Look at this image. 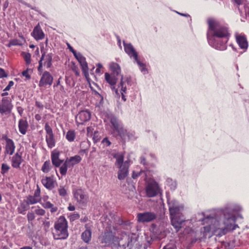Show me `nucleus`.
Masks as SVG:
<instances>
[{
    "label": "nucleus",
    "instance_id": "nucleus-21",
    "mask_svg": "<svg viewBox=\"0 0 249 249\" xmlns=\"http://www.w3.org/2000/svg\"><path fill=\"white\" fill-rule=\"evenodd\" d=\"M105 79L106 81L111 86V89L114 90L115 92L118 93V89H115V86L118 80V77H116L109 73L106 72L105 73Z\"/></svg>",
    "mask_w": 249,
    "mask_h": 249
},
{
    "label": "nucleus",
    "instance_id": "nucleus-46",
    "mask_svg": "<svg viewBox=\"0 0 249 249\" xmlns=\"http://www.w3.org/2000/svg\"><path fill=\"white\" fill-rule=\"evenodd\" d=\"M101 143L104 147H108L111 144V142L109 140L107 137H106L103 139Z\"/></svg>",
    "mask_w": 249,
    "mask_h": 249
},
{
    "label": "nucleus",
    "instance_id": "nucleus-56",
    "mask_svg": "<svg viewBox=\"0 0 249 249\" xmlns=\"http://www.w3.org/2000/svg\"><path fill=\"white\" fill-rule=\"evenodd\" d=\"M162 249H177V248L174 245H167Z\"/></svg>",
    "mask_w": 249,
    "mask_h": 249
},
{
    "label": "nucleus",
    "instance_id": "nucleus-17",
    "mask_svg": "<svg viewBox=\"0 0 249 249\" xmlns=\"http://www.w3.org/2000/svg\"><path fill=\"white\" fill-rule=\"evenodd\" d=\"M91 118V114L87 110L80 111L75 116V122L77 126L83 125L89 121Z\"/></svg>",
    "mask_w": 249,
    "mask_h": 249
},
{
    "label": "nucleus",
    "instance_id": "nucleus-32",
    "mask_svg": "<svg viewBox=\"0 0 249 249\" xmlns=\"http://www.w3.org/2000/svg\"><path fill=\"white\" fill-rule=\"evenodd\" d=\"M42 206L45 209H50V212L52 213H56L58 211L57 207L54 206L53 204H52L50 201L44 202L42 204Z\"/></svg>",
    "mask_w": 249,
    "mask_h": 249
},
{
    "label": "nucleus",
    "instance_id": "nucleus-44",
    "mask_svg": "<svg viewBox=\"0 0 249 249\" xmlns=\"http://www.w3.org/2000/svg\"><path fill=\"white\" fill-rule=\"evenodd\" d=\"M10 168V166L7 164L2 163L1 164L0 173L3 176H4L5 174L9 171Z\"/></svg>",
    "mask_w": 249,
    "mask_h": 249
},
{
    "label": "nucleus",
    "instance_id": "nucleus-28",
    "mask_svg": "<svg viewBox=\"0 0 249 249\" xmlns=\"http://www.w3.org/2000/svg\"><path fill=\"white\" fill-rule=\"evenodd\" d=\"M79 63H80L83 72L86 74L88 73V63L86 61V58L81 55V54L76 55V57H75Z\"/></svg>",
    "mask_w": 249,
    "mask_h": 249
},
{
    "label": "nucleus",
    "instance_id": "nucleus-7",
    "mask_svg": "<svg viewBox=\"0 0 249 249\" xmlns=\"http://www.w3.org/2000/svg\"><path fill=\"white\" fill-rule=\"evenodd\" d=\"M168 204L170 217L183 216L182 213L183 210V206L179 205L178 203L175 200L168 202Z\"/></svg>",
    "mask_w": 249,
    "mask_h": 249
},
{
    "label": "nucleus",
    "instance_id": "nucleus-3",
    "mask_svg": "<svg viewBox=\"0 0 249 249\" xmlns=\"http://www.w3.org/2000/svg\"><path fill=\"white\" fill-rule=\"evenodd\" d=\"M112 155L116 159L115 165L119 169L118 172V178L119 180H123L128 175L129 162L128 160L124 161V156L122 153H113Z\"/></svg>",
    "mask_w": 249,
    "mask_h": 249
},
{
    "label": "nucleus",
    "instance_id": "nucleus-19",
    "mask_svg": "<svg viewBox=\"0 0 249 249\" xmlns=\"http://www.w3.org/2000/svg\"><path fill=\"white\" fill-rule=\"evenodd\" d=\"M170 218L172 226L176 229L177 231H179V230L183 227V224L185 222L183 215L182 216L171 217Z\"/></svg>",
    "mask_w": 249,
    "mask_h": 249
},
{
    "label": "nucleus",
    "instance_id": "nucleus-34",
    "mask_svg": "<svg viewBox=\"0 0 249 249\" xmlns=\"http://www.w3.org/2000/svg\"><path fill=\"white\" fill-rule=\"evenodd\" d=\"M52 168V165L51 164V161L50 160H48L44 162L41 167V170L43 173H47L50 171Z\"/></svg>",
    "mask_w": 249,
    "mask_h": 249
},
{
    "label": "nucleus",
    "instance_id": "nucleus-12",
    "mask_svg": "<svg viewBox=\"0 0 249 249\" xmlns=\"http://www.w3.org/2000/svg\"><path fill=\"white\" fill-rule=\"evenodd\" d=\"M13 108L12 101L7 98H3L0 101V114L3 115H9L11 114Z\"/></svg>",
    "mask_w": 249,
    "mask_h": 249
},
{
    "label": "nucleus",
    "instance_id": "nucleus-23",
    "mask_svg": "<svg viewBox=\"0 0 249 249\" xmlns=\"http://www.w3.org/2000/svg\"><path fill=\"white\" fill-rule=\"evenodd\" d=\"M200 233L201 235V238L206 239L207 237L210 238L212 237L215 232H213V228L211 225H208L201 228Z\"/></svg>",
    "mask_w": 249,
    "mask_h": 249
},
{
    "label": "nucleus",
    "instance_id": "nucleus-8",
    "mask_svg": "<svg viewBox=\"0 0 249 249\" xmlns=\"http://www.w3.org/2000/svg\"><path fill=\"white\" fill-rule=\"evenodd\" d=\"M41 52L42 53V55L38 62L39 65L37 68L38 71L40 73V74L43 71V61H44V65L46 66L47 69H49L52 66V62L53 56L52 53H49L47 54H46L45 52H43L42 50H41Z\"/></svg>",
    "mask_w": 249,
    "mask_h": 249
},
{
    "label": "nucleus",
    "instance_id": "nucleus-20",
    "mask_svg": "<svg viewBox=\"0 0 249 249\" xmlns=\"http://www.w3.org/2000/svg\"><path fill=\"white\" fill-rule=\"evenodd\" d=\"M21 154L17 152L11 158V163L13 168L19 169L23 161Z\"/></svg>",
    "mask_w": 249,
    "mask_h": 249
},
{
    "label": "nucleus",
    "instance_id": "nucleus-10",
    "mask_svg": "<svg viewBox=\"0 0 249 249\" xmlns=\"http://www.w3.org/2000/svg\"><path fill=\"white\" fill-rule=\"evenodd\" d=\"M44 129L46 133L45 138L47 146L49 148L52 149L55 146L56 141L53 129L49 123L45 124Z\"/></svg>",
    "mask_w": 249,
    "mask_h": 249
},
{
    "label": "nucleus",
    "instance_id": "nucleus-36",
    "mask_svg": "<svg viewBox=\"0 0 249 249\" xmlns=\"http://www.w3.org/2000/svg\"><path fill=\"white\" fill-rule=\"evenodd\" d=\"M76 137V133L73 130H69L66 133V138L70 142L74 141Z\"/></svg>",
    "mask_w": 249,
    "mask_h": 249
},
{
    "label": "nucleus",
    "instance_id": "nucleus-61",
    "mask_svg": "<svg viewBox=\"0 0 249 249\" xmlns=\"http://www.w3.org/2000/svg\"><path fill=\"white\" fill-rule=\"evenodd\" d=\"M91 227H92V223L91 222L87 223V224H85V227L86 229V230H91Z\"/></svg>",
    "mask_w": 249,
    "mask_h": 249
},
{
    "label": "nucleus",
    "instance_id": "nucleus-35",
    "mask_svg": "<svg viewBox=\"0 0 249 249\" xmlns=\"http://www.w3.org/2000/svg\"><path fill=\"white\" fill-rule=\"evenodd\" d=\"M68 168H71V166L66 160L59 169L60 173L62 176H65L67 174Z\"/></svg>",
    "mask_w": 249,
    "mask_h": 249
},
{
    "label": "nucleus",
    "instance_id": "nucleus-40",
    "mask_svg": "<svg viewBox=\"0 0 249 249\" xmlns=\"http://www.w3.org/2000/svg\"><path fill=\"white\" fill-rule=\"evenodd\" d=\"M21 56L23 57L27 65L31 63V54L29 53L23 52L21 53Z\"/></svg>",
    "mask_w": 249,
    "mask_h": 249
},
{
    "label": "nucleus",
    "instance_id": "nucleus-55",
    "mask_svg": "<svg viewBox=\"0 0 249 249\" xmlns=\"http://www.w3.org/2000/svg\"><path fill=\"white\" fill-rule=\"evenodd\" d=\"M17 109L19 115L21 117L24 111V109L21 107H17Z\"/></svg>",
    "mask_w": 249,
    "mask_h": 249
},
{
    "label": "nucleus",
    "instance_id": "nucleus-11",
    "mask_svg": "<svg viewBox=\"0 0 249 249\" xmlns=\"http://www.w3.org/2000/svg\"><path fill=\"white\" fill-rule=\"evenodd\" d=\"M72 194L74 199L79 204L84 205L87 204L89 196L84 190L81 188L75 189L72 190Z\"/></svg>",
    "mask_w": 249,
    "mask_h": 249
},
{
    "label": "nucleus",
    "instance_id": "nucleus-5",
    "mask_svg": "<svg viewBox=\"0 0 249 249\" xmlns=\"http://www.w3.org/2000/svg\"><path fill=\"white\" fill-rule=\"evenodd\" d=\"M98 240L105 247L110 246L112 242L119 243V238L114 236L110 231L105 232L99 236Z\"/></svg>",
    "mask_w": 249,
    "mask_h": 249
},
{
    "label": "nucleus",
    "instance_id": "nucleus-47",
    "mask_svg": "<svg viewBox=\"0 0 249 249\" xmlns=\"http://www.w3.org/2000/svg\"><path fill=\"white\" fill-rule=\"evenodd\" d=\"M69 219L71 222L74 221L80 218L79 214L77 213H71L69 216Z\"/></svg>",
    "mask_w": 249,
    "mask_h": 249
},
{
    "label": "nucleus",
    "instance_id": "nucleus-27",
    "mask_svg": "<svg viewBox=\"0 0 249 249\" xmlns=\"http://www.w3.org/2000/svg\"><path fill=\"white\" fill-rule=\"evenodd\" d=\"M236 41L241 49H247L248 47V42L245 36L237 35L236 36Z\"/></svg>",
    "mask_w": 249,
    "mask_h": 249
},
{
    "label": "nucleus",
    "instance_id": "nucleus-14",
    "mask_svg": "<svg viewBox=\"0 0 249 249\" xmlns=\"http://www.w3.org/2000/svg\"><path fill=\"white\" fill-rule=\"evenodd\" d=\"M160 188L158 183L155 180L149 182L145 188V192L149 197H153L160 193Z\"/></svg>",
    "mask_w": 249,
    "mask_h": 249
},
{
    "label": "nucleus",
    "instance_id": "nucleus-59",
    "mask_svg": "<svg viewBox=\"0 0 249 249\" xmlns=\"http://www.w3.org/2000/svg\"><path fill=\"white\" fill-rule=\"evenodd\" d=\"M142 172L136 173L135 172H133L132 177L133 179H136L139 176H140Z\"/></svg>",
    "mask_w": 249,
    "mask_h": 249
},
{
    "label": "nucleus",
    "instance_id": "nucleus-58",
    "mask_svg": "<svg viewBox=\"0 0 249 249\" xmlns=\"http://www.w3.org/2000/svg\"><path fill=\"white\" fill-rule=\"evenodd\" d=\"M36 106L39 108L42 109L44 107L42 103L39 101H36L35 103Z\"/></svg>",
    "mask_w": 249,
    "mask_h": 249
},
{
    "label": "nucleus",
    "instance_id": "nucleus-48",
    "mask_svg": "<svg viewBox=\"0 0 249 249\" xmlns=\"http://www.w3.org/2000/svg\"><path fill=\"white\" fill-rule=\"evenodd\" d=\"M92 136L94 143H97L100 141V138L99 136V132L98 131H95Z\"/></svg>",
    "mask_w": 249,
    "mask_h": 249
},
{
    "label": "nucleus",
    "instance_id": "nucleus-15",
    "mask_svg": "<svg viewBox=\"0 0 249 249\" xmlns=\"http://www.w3.org/2000/svg\"><path fill=\"white\" fill-rule=\"evenodd\" d=\"M235 221L236 218L233 215L225 217L223 221L224 228L221 233L226 234L228 231L234 230L236 226L235 225Z\"/></svg>",
    "mask_w": 249,
    "mask_h": 249
},
{
    "label": "nucleus",
    "instance_id": "nucleus-22",
    "mask_svg": "<svg viewBox=\"0 0 249 249\" xmlns=\"http://www.w3.org/2000/svg\"><path fill=\"white\" fill-rule=\"evenodd\" d=\"M31 36L36 40H42L45 37V34L43 32L39 23L35 27Z\"/></svg>",
    "mask_w": 249,
    "mask_h": 249
},
{
    "label": "nucleus",
    "instance_id": "nucleus-54",
    "mask_svg": "<svg viewBox=\"0 0 249 249\" xmlns=\"http://www.w3.org/2000/svg\"><path fill=\"white\" fill-rule=\"evenodd\" d=\"M135 61L137 63L138 65L142 68V70L145 68L144 65L142 63L138 58V55H137V59H134Z\"/></svg>",
    "mask_w": 249,
    "mask_h": 249
},
{
    "label": "nucleus",
    "instance_id": "nucleus-42",
    "mask_svg": "<svg viewBox=\"0 0 249 249\" xmlns=\"http://www.w3.org/2000/svg\"><path fill=\"white\" fill-rule=\"evenodd\" d=\"M32 209L34 208V207H32ZM35 209L34 210V212H35V214L39 215V216H43L45 214V211L41 208L39 207H35Z\"/></svg>",
    "mask_w": 249,
    "mask_h": 249
},
{
    "label": "nucleus",
    "instance_id": "nucleus-43",
    "mask_svg": "<svg viewBox=\"0 0 249 249\" xmlns=\"http://www.w3.org/2000/svg\"><path fill=\"white\" fill-rule=\"evenodd\" d=\"M58 192L60 196L64 197L67 196V191L64 186H60Z\"/></svg>",
    "mask_w": 249,
    "mask_h": 249
},
{
    "label": "nucleus",
    "instance_id": "nucleus-25",
    "mask_svg": "<svg viewBox=\"0 0 249 249\" xmlns=\"http://www.w3.org/2000/svg\"><path fill=\"white\" fill-rule=\"evenodd\" d=\"M110 70L111 71L110 74L115 76L116 77H118V79L121 78V81H123V75L121 74V69L120 66L117 64L114 63L110 66Z\"/></svg>",
    "mask_w": 249,
    "mask_h": 249
},
{
    "label": "nucleus",
    "instance_id": "nucleus-37",
    "mask_svg": "<svg viewBox=\"0 0 249 249\" xmlns=\"http://www.w3.org/2000/svg\"><path fill=\"white\" fill-rule=\"evenodd\" d=\"M90 146V143L87 141H83L80 143V147L81 150L80 153H87L88 149Z\"/></svg>",
    "mask_w": 249,
    "mask_h": 249
},
{
    "label": "nucleus",
    "instance_id": "nucleus-49",
    "mask_svg": "<svg viewBox=\"0 0 249 249\" xmlns=\"http://www.w3.org/2000/svg\"><path fill=\"white\" fill-rule=\"evenodd\" d=\"M94 130V128L92 126H88L87 128V135L88 136H92L93 134V131Z\"/></svg>",
    "mask_w": 249,
    "mask_h": 249
},
{
    "label": "nucleus",
    "instance_id": "nucleus-30",
    "mask_svg": "<svg viewBox=\"0 0 249 249\" xmlns=\"http://www.w3.org/2000/svg\"><path fill=\"white\" fill-rule=\"evenodd\" d=\"M66 160L68 162L71 167H72L74 165L79 163L81 161L82 158L79 155H75L70 158H68Z\"/></svg>",
    "mask_w": 249,
    "mask_h": 249
},
{
    "label": "nucleus",
    "instance_id": "nucleus-41",
    "mask_svg": "<svg viewBox=\"0 0 249 249\" xmlns=\"http://www.w3.org/2000/svg\"><path fill=\"white\" fill-rule=\"evenodd\" d=\"M34 211H31L28 212L27 218L29 223L32 224V222L35 219L36 215Z\"/></svg>",
    "mask_w": 249,
    "mask_h": 249
},
{
    "label": "nucleus",
    "instance_id": "nucleus-53",
    "mask_svg": "<svg viewBox=\"0 0 249 249\" xmlns=\"http://www.w3.org/2000/svg\"><path fill=\"white\" fill-rule=\"evenodd\" d=\"M14 82L13 81H10L8 85L5 87V88L3 89L4 91H8L11 88L14 86Z\"/></svg>",
    "mask_w": 249,
    "mask_h": 249
},
{
    "label": "nucleus",
    "instance_id": "nucleus-62",
    "mask_svg": "<svg viewBox=\"0 0 249 249\" xmlns=\"http://www.w3.org/2000/svg\"><path fill=\"white\" fill-rule=\"evenodd\" d=\"M75 209V207L74 205H69V206L68 207V210L70 211H73Z\"/></svg>",
    "mask_w": 249,
    "mask_h": 249
},
{
    "label": "nucleus",
    "instance_id": "nucleus-16",
    "mask_svg": "<svg viewBox=\"0 0 249 249\" xmlns=\"http://www.w3.org/2000/svg\"><path fill=\"white\" fill-rule=\"evenodd\" d=\"M41 76L38 83V87L40 88L51 86L53 83V77L52 75L48 71H42L40 74Z\"/></svg>",
    "mask_w": 249,
    "mask_h": 249
},
{
    "label": "nucleus",
    "instance_id": "nucleus-51",
    "mask_svg": "<svg viewBox=\"0 0 249 249\" xmlns=\"http://www.w3.org/2000/svg\"><path fill=\"white\" fill-rule=\"evenodd\" d=\"M71 69H72V71L75 73V74L77 76H79L80 73H79V69H78V68L77 66L73 65L71 68Z\"/></svg>",
    "mask_w": 249,
    "mask_h": 249
},
{
    "label": "nucleus",
    "instance_id": "nucleus-2",
    "mask_svg": "<svg viewBox=\"0 0 249 249\" xmlns=\"http://www.w3.org/2000/svg\"><path fill=\"white\" fill-rule=\"evenodd\" d=\"M68 222L64 216H60L54 225V232L53 233L55 240L66 239L69 236Z\"/></svg>",
    "mask_w": 249,
    "mask_h": 249
},
{
    "label": "nucleus",
    "instance_id": "nucleus-18",
    "mask_svg": "<svg viewBox=\"0 0 249 249\" xmlns=\"http://www.w3.org/2000/svg\"><path fill=\"white\" fill-rule=\"evenodd\" d=\"M41 181L43 185L49 190L54 189L57 184L56 181L52 177H43Z\"/></svg>",
    "mask_w": 249,
    "mask_h": 249
},
{
    "label": "nucleus",
    "instance_id": "nucleus-24",
    "mask_svg": "<svg viewBox=\"0 0 249 249\" xmlns=\"http://www.w3.org/2000/svg\"><path fill=\"white\" fill-rule=\"evenodd\" d=\"M124 46L125 52L130 57H133L134 59H137L138 54L132 45L130 43L124 42Z\"/></svg>",
    "mask_w": 249,
    "mask_h": 249
},
{
    "label": "nucleus",
    "instance_id": "nucleus-1",
    "mask_svg": "<svg viewBox=\"0 0 249 249\" xmlns=\"http://www.w3.org/2000/svg\"><path fill=\"white\" fill-rule=\"evenodd\" d=\"M207 23L208 25L207 36L209 43H212L213 38L222 39L220 44L216 43L217 41L215 40L213 47L217 50H225L227 48L226 44L230 36L228 28L218 19L213 17L208 18Z\"/></svg>",
    "mask_w": 249,
    "mask_h": 249
},
{
    "label": "nucleus",
    "instance_id": "nucleus-9",
    "mask_svg": "<svg viewBox=\"0 0 249 249\" xmlns=\"http://www.w3.org/2000/svg\"><path fill=\"white\" fill-rule=\"evenodd\" d=\"M1 140L5 141L4 155H13L15 151L16 145L13 140L7 136L6 135H3L1 137Z\"/></svg>",
    "mask_w": 249,
    "mask_h": 249
},
{
    "label": "nucleus",
    "instance_id": "nucleus-26",
    "mask_svg": "<svg viewBox=\"0 0 249 249\" xmlns=\"http://www.w3.org/2000/svg\"><path fill=\"white\" fill-rule=\"evenodd\" d=\"M60 153L53 151L51 153V158L53 164L56 167H59L63 163V160L59 159Z\"/></svg>",
    "mask_w": 249,
    "mask_h": 249
},
{
    "label": "nucleus",
    "instance_id": "nucleus-63",
    "mask_svg": "<svg viewBox=\"0 0 249 249\" xmlns=\"http://www.w3.org/2000/svg\"><path fill=\"white\" fill-rule=\"evenodd\" d=\"M89 220L88 217L87 216H84L80 219L81 222H87Z\"/></svg>",
    "mask_w": 249,
    "mask_h": 249
},
{
    "label": "nucleus",
    "instance_id": "nucleus-64",
    "mask_svg": "<svg viewBox=\"0 0 249 249\" xmlns=\"http://www.w3.org/2000/svg\"><path fill=\"white\" fill-rule=\"evenodd\" d=\"M35 119L37 121H39L40 120H41V116L40 115L38 114H36L35 116Z\"/></svg>",
    "mask_w": 249,
    "mask_h": 249
},
{
    "label": "nucleus",
    "instance_id": "nucleus-39",
    "mask_svg": "<svg viewBox=\"0 0 249 249\" xmlns=\"http://www.w3.org/2000/svg\"><path fill=\"white\" fill-rule=\"evenodd\" d=\"M119 87L121 88L122 98L124 101H125L126 99L125 98V96H124V93H126V86L125 82H124V81L122 80L120 82V85H119Z\"/></svg>",
    "mask_w": 249,
    "mask_h": 249
},
{
    "label": "nucleus",
    "instance_id": "nucleus-38",
    "mask_svg": "<svg viewBox=\"0 0 249 249\" xmlns=\"http://www.w3.org/2000/svg\"><path fill=\"white\" fill-rule=\"evenodd\" d=\"M37 199V198H36L33 196L29 195L27 196L26 199L25 200V202H27V203L30 205H33L39 202V201Z\"/></svg>",
    "mask_w": 249,
    "mask_h": 249
},
{
    "label": "nucleus",
    "instance_id": "nucleus-31",
    "mask_svg": "<svg viewBox=\"0 0 249 249\" xmlns=\"http://www.w3.org/2000/svg\"><path fill=\"white\" fill-rule=\"evenodd\" d=\"M81 239L86 243H89L91 239V230H85L81 234Z\"/></svg>",
    "mask_w": 249,
    "mask_h": 249
},
{
    "label": "nucleus",
    "instance_id": "nucleus-33",
    "mask_svg": "<svg viewBox=\"0 0 249 249\" xmlns=\"http://www.w3.org/2000/svg\"><path fill=\"white\" fill-rule=\"evenodd\" d=\"M29 208V205L25 202V200L24 202L21 203L18 208V211L19 213L25 214V212L27 211Z\"/></svg>",
    "mask_w": 249,
    "mask_h": 249
},
{
    "label": "nucleus",
    "instance_id": "nucleus-29",
    "mask_svg": "<svg viewBox=\"0 0 249 249\" xmlns=\"http://www.w3.org/2000/svg\"><path fill=\"white\" fill-rule=\"evenodd\" d=\"M18 127L19 131L21 134H26L29 127L27 120L23 119H20L18 121Z\"/></svg>",
    "mask_w": 249,
    "mask_h": 249
},
{
    "label": "nucleus",
    "instance_id": "nucleus-45",
    "mask_svg": "<svg viewBox=\"0 0 249 249\" xmlns=\"http://www.w3.org/2000/svg\"><path fill=\"white\" fill-rule=\"evenodd\" d=\"M40 189L38 185H37L36 189L35 190L34 195L33 196L36 198H37V199H38V200L40 201L41 200V198L40 196Z\"/></svg>",
    "mask_w": 249,
    "mask_h": 249
},
{
    "label": "nucleus",
    "instance_id": "nucleus-52",
    "mask_svg": "<svg viewBox=\"0 0 249 249\" xmlns=\"http://www.w3.org/2000/svg\"><path fill=\"white\" fill-rule=\"evenodd\" d=\"M67 45L68 47V49H69V51L73 53V55L75 57H76L77 53L76 51L73 49V48L71 46V45L69 43H67Z\"/></svg>",
    "mask_w": 249,
    "mask_h": 249
},
{
    "label": "nucleus",
    "instance_id": "nucleus-57",
    "mask_svg": "<svg viewBox=\"0 0 249 249\" xmlns=\"http://www.w3.org/2000/svg\"><path fill=\"white\" fill-rule=\"evenodd\" d=\"M7 76V74H6L4 70L3 69H0V77H6Z\"/></svg>",
    "mask_w": 249,
    "mask_h": 249
},
{
    "label": "nucleus",
    "instance_id": "nucleus-4",
    "mask_svg": "<svg viewBox=\"0 0 249 249\" xmlns=\"http://www.w3.org/2000/svg\"><path fill=\"white\" fill-rule=\"evenodd\" d=\"M113 133H117L122 140L128 136L127 130L124 128L123 124L115 117H111L110 120Z\"/></svg>",
    "mask_w": 249,
    "mask_h": 249
},
{
    "label": "nucleus",
    "instance_id": "nucleus-6",
    "mask_svg": "<svg viewBox=\"0 0 249 249\" xmlns=\"http://www.w3.org/2000/svg\"><path fill=\"white\" fill-rule=\"evenodd\" d=\"M204 223H211L212 228H213V232L218 233L219 236L225 235L222 234L223 228H224L223 222L221 223L219 220L213 217H207L203 219Z\"/></svg>",
    "mask_w": 249,
    "mask_h": 249
},
{
    "label": "nucleus",
    "instance_id": "nucleus-50",
    "mask_svg": "<svg viewBox=\"0 0 249 249\" xmlns=\"http://www.w3.org/2000/svg\"><path fill=\"white\" fill-rule=\"evenodd\" d=\"M30 70L29 69H27L26 70L22 72V75L23 76H24L27 79L29 80L31 78V76L28 73V71Z\"/></svg>",
    "mask_w": 249,
    "mask_h": 249
},
{
    "label": "nucleus",
    "instance_id": "nucleus-13",
    "mask_svg": "<svg viewBox=\"0 0 249 249\" xmlns=\"http://www.w3.org/2000/svg\"><path fill=\"white\" fill-rule=\"evenodd\" d=\"M157 217V214L152 212L138 213L137 215L138 221L142 223L152 222L156 220Z\"/></svg>",
    "mask_w": 249,
    "mask_h": 249
},
{
    "label": "nucleus",
    "instance_id": "nucleus-60",
    "mask_svg": "<svg viewBox=\"0 0 249 249\" xmlns=\"http://www.w3.org/2000/svg\"><path fill=\"white\" fill-rule=\"evenodd\" d=\"M17 40H12L10 41L9 42V46L10 47L11 46L17 45L18 43H17Z\"/></svg>",
    "mask_w": 249,
    "mask_h": 249
}]
</instances>
